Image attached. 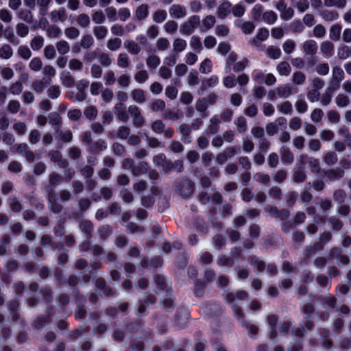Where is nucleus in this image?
<instances>
[{"instance_id": "1", "label": "nucleus", "mask_w": 351, "mask_h": 351, "mask_svg": "<svg viewBox=\"0 0 351 351\" xmlns=\"http://www.w3.org/2000/svg\"><path fill=\"white\" fill-rule=\"evenodd\" d=\"M195 184L190 180L184 179L176 183V191L182 198L190 197L194 192Z\"/></svg>"}, {"instance_id": "2", "label": "nucleus", "mask_w": 351, "mask_h": 351, "mask_svg": "<svg viewBox=\"0 0 351 351\" xmlns=\"http://www.w3.org/2000/svg\"><path fill=\"white\" fill-rule=\"evenodd\" d=\"M200 24V18L197 15L190 16L180 27V32L186 36L191 35Z\"/></svg>"}, {"instance_id": "3", "label": "nucleus", "mask_w": 351, "mask_h": 351, "mask_svg": "<svg viewBox=\"0 0 351 351\" xmlns=\"http://www.w3.org/2000/svg\"><path fill=\"white\" fill-rule=\"evenodd\" d=\"M128 112L132 118V123L135 128H140L145 124V119L137 106H130L128 107Z\"/></svg>"}, {"instance_id": "4", "label": "nucleus", "mask_w": 351, "mask_h": 351, "mask_svg": "<svg viewBox=\"0 0 351 351\" xmlns=\"http://www.w3.org/2000/svg\"><path fill=\"white\" fill-rule=\"evenodd\" d=\"M276 10L280 13V18L285 21H289L293 18L294 10L291 7H287L285 0H279L276 5Z\"/></svg>"}, {"instance_id": "5", "label": "nucleus", "mask_w": 351, "mask_h": 351, "mask_svg": "<svg viewBox=\"0 0 351 351\" xmlns=\"http://www.w3.org/2000/svg\"><path fill=\"white\" fill-rule=\"evenodd\" d=\"M62 180V178L61 176L57 173L53 172L49 175V184L46 186V192L47 193V195L55 194V188L58 184L61 183Z\"/></svg>"}, {"instance_id": "6", "label": "nucleus", "mask_w": 351, "mask_h": 351, "mask_svg": "<svg viewBox=\"0 0 351 351\" xmlns=\"http://www.w3.org/2000/svg\"><path fill=\"white\" fill-rule=\"evenodd\" d=\"M48 156L50 160L57 163L60 168H66L68 167L69 163L66 160L62 159V155L60 152L58 150H51L49 151Z\"/></svg>"}, {"instance_id": "7", "label": "nucleus", "mask_w": 351, "mask_h": 351, "mask_svg": "<svg viewBox=\"0 0 351 351\" xmlns=\"http://www.w3.org/2000/svg\"><path fill=\"white\" fill-rule=\"evenodd\" d=\"M247 293L244 291H238L236 293H228L225 296V300L230 304H237L235 301L247 299Z\"/></svg>"}, {"instance_id": "8", "label": "nucleus", "mask_w": 351, "mask_h": 351, "mask_svg": "<svg viewBox=\"0 0 351 351\" xmlns=\"http://www.w3.org/2000/svg\"><path fill=\"white\" fill-rule=\"evenodd\" d=\"M169 12L171 17L173 19H180L186 15V9L180 4L172 5Z\"/></svg>"}, {"instance_id": "9", "label": "nucleus", "mask_w": 351, "mask_h": 351, "mask_svg": "<svg viewBox=\"0 0 351 351\" xmlns=\"http://www.w3.org/2000/svg\"><path fill=\"white\" fill-rule=\"evenodd\" d=\"M114 112L117 117L121 121L125 122L129 119L128 114L125 111V106L121 102L115 104Z\"/></svg>"}, {"instance_id": "10", "label": "nucleus", "mask_w": 351, "mask_h": 351, "mask_svg": "<svg viewBox=\"0 0 351 351\" xmlns=\"http://www.w3.org/2000/svg\"><path fill=\"white\" fill-rule=\"evenodd\" d=\"M163 171L167 173H169L173 171L182 172L183 171L182 161L176 160L174 162H172L170 160H167L165 166L164 167Z\"/></svg>"}, {"instance_id": "11", "label": "nucleus", "mask_w": 351, "mask_h": 351, "mask_svg": "<svg viewBox=\"0 0 351 351\" xmlns=\"http://www.w3.org/2000/svg\"><path fill=\"white\" fill-rule=\"evenodd\" d=\"M277 95L281 98H287L292 94L297 93V89H293L288 84L281 85L276 88Z\"/></svg>"}, {"instance_id": "12", "label": "nucleus", "mask_w": 351, "mask_h": 351, "mask_svg": "<svg viewBox=\"0 0 351 351\" xmlns=\"http://www.w3.org/2000/svg\"><path fill=\"white\" fill-rule=\"evenodd\" d=\"M124 48L133 56L138 55L141 51V47L132 40H126L123 43Z\"/></svg>"}, {"instance_id": "13", "label": "nucleus", "mask_w": 351, "mask_h": 351, "mask_svg": "<svg viewBox=\"0 0 351 351\" xmlns=\"http://www.w3.org/2000/svg\"><path fill=\"white\" fill-rule=\"evenodd\" d=\"M235 25L239 27L243 33L245 34H250L254 29L255 25L251 21H243L242 20H237Z\"/></svg>"}, {"instance_id": "14", "label": "nucleus", "mask_w": 351, "mask_h": 351, "mask_svg": "<svg viewBox=\"0 0 351 351\" xmlns=\"http://www.w3.org/2000/svg\"><path fill=\"white\" fill-rule=\"evenodd\" d=\"M49 209L54 213L59 214L62 212L63 206L57 202L56 194L47 195Z\"/></svg>"}, {"instance_id": "15", "label": "nucleus", "mask_w": 351, "mask_h": 351, "mask_svg": "<svg viewBox=\"0 0 351 351\" xmlns=\"http://www.w3.org/2000/svg\"><path fill=\"white\" fill-rule=\"evenodd\" d=\"M232 3L229 1H223L221 3L217 11V14L220 19H225L231 12Z\"/></svg>"}, {"instance_id": "16", "label": "nucleus", "mask_w": 351, "mask_h": 351, "mask_svg": "<svg viewBox=\"0 0 351 351\" xmlns=\"http://www.w3.org/2000/svg\"><path fill=\"white\" fill-rule=\"evenodd\" d=\"M267 322L268 326L271 329L269 337L271 339L275 341L277 337V330L276 329V325L278 322L277 316H276L275 315H269L267 316Z\"/></svg>"}, {"instance_id": "17", "label": "nucleus", "mask_w": 351, "mask_h": 351, "mask_svg": "<svg viewBox=\"0 0 351 351\" xmlns=\"http://www.w3.org/2000/svg\"><path fill=\"white\" fill-rule=\"evenodd\" d=\"M149 170V165L145 161H141L132 168V173L134 176H139L142 174L147 173Z\"/></svg>"}, {"instance_id": "18", "label": "nucleus", "mask_w": 351, "mask_h": 351, "mask_svg": "<svg viewBox=\"0 0 351 351\" xmlns=\"http://www.w3.org/2000/svg\"><path fill=\"white\" fill-rule=\"evenodd\" d=\"M208 101L206 98L199 99L195 103V109L201 113V116L204 118L208 116Z\"/></svg>"}, {"instance_id": "19", "label": "nucleus", "mask_w": 351, "mask_h": 351, "mask_svg": "<svg viewBox=\"0 0 351 351\" xmlns=\"http://www.w3.org/2000/svg\"><path fill=\"white\" fill-rule=\"evenodd\" d=\"M79 227L81 232L86 235L87 239H89L93 230V223L88 220H82Z\"/></svg>"}, {"instance_id": "20", "label": "nucleus", "mask_w": 351, "mask_h": 351, "mask_svg": "<svg viewBox=\"0 0 351 351\" xmlns=\"http://www.w3.org/2000/svg\"><path fill=\"white\" fill-rule=\"evenodd\" d=\"M51 20L53 23L58 21H64L67 18L66 12L64 8H61L58 10H53L50 13Z\"/></svg>"}, {"instance_id": "21", "label": "nucleus", "mask_w": 351, "mask_h": 351, "mask_svg": "<svg viewBox=\"0 0 351 351\" xmlns=\"http://www.w3.org/2000/svg\"><path fill=\"white\" fill-rule=\"evenodd\" d=\"M280 154H281V160L282 162L290 165L293 162L294 156L290 149L285 147L282 146L280 148Z\"/></svg>"}, {"instance_id": "22", "label": "nucleus", "mask_w": 351, "mask_h": 351, "mask_svg": "<svg viewBox=\"0 0 351 351\" xmlns=\"http://www.w3.org/2000/svg\"><path fill=\"white\" fill-rule=\"evenodd\" d=\"M344 79V71L341 68L335 66L332 70V79L330 81V85H332L334 82H340Z\"/></svg>"}, {"instance_id": "23", "label": "nucleus", "mask_w": 351, "mask_h": 351, "mask_svg": "<svg viewBox=\"0 0 351 351\" xmlns=\"http://www.w3.org/2000/svg\"><path fill=\"white\" fill-rule=\"evenodd\" d=\"M302 49L306 54L313 56L317 53V45L315 40H308L303 43Z\"/></svg>"}, {"instance_id": "24", "label": "nucleus", "mask_w": 351, "mask_h": 351, "mask_svg": "<svg viewBox=\"0 0 351 351\" xmlns=\"http://www.w3.org/2000/svg\"><path fill=\"white\" fill-rule=\"evenodd\" d=\"M204 312L211 316H218L221 313L220 306L216 303H208L205 306Z\"/></svg>"}, {"instance_id": "25", "label": "nucleus", "mask_w": 351, "mask_h": 351, "mask_svg": "<svg viewBox=\"0 0 351 351\" xmlns=\"http://www.w3.org/2000/svg\"><path fill=\"white\" fill-rule=\"evenodd\" d=\"M323 160L328 166H333L338 161L337 154L335 151L327 152L323 157Z\"/></svg>"}, {"instance_id": "26", "label": "nucleus", "mask_w": 351, "mask_h": 351, "mask_svg": "<svg viewBox=\"0 0 351 351\" xmlns=\"http://www.w3.org/2000/svg\"><path fill=\"white\" fill-rule=\"evenodd\" d=\"M132 99L139 104H143L146 101L145 91L140 88L134 89L131 92Z\"/></svg>"}, {"instance_id": "27", "label": "nucleus", "mask_w": 351, "mask_h": 351, "mask_svg": "<svg viewBox=\"0 0 351 351\" xmlns=\"http://www.w3.org/2000/svg\"><path fill=\"white\" fill-rule=\"evenodd\" d=\"M148 14L149 6L147 4H141L136 10L135 15L138 20L142 21L145 19Z\"/></svg>"}, {"instance_id": "28", "label": "nucleus", "mask_w": 351, "mask_h": 351, "mask_svg": "<svg viewBox=\"0 0 351 351\" xmlns=\"http://www.w3.org/2000/svg\"><path fill=\"white\" fill-rule=\"evenodd\" d=\"M191 127L186 123L182 124L179 128V132L182 134V140L184 143H189Z\"/></svg>"}, {"instance_id": "29", "label": "nucleus", "mask_w": 351, "mask_h": 351, "mask_svg": "<svg viewBox=\"0 0 351 351\" xmlns=\"http://www.w3.org/2000/svg\"><path fill=\"white\" fill-rule=\"evenodd\" d=\"M217 264L221 267H232L234 263V258L222 254L217 259Z\"/></svg>"}, {"instance_id": "30", "label": "nucleus", "mask_w": 351, "mask_h": 351, "mask_svg": "<svg viewBox=\"0 0 351 351\" xmlns=\"http://www.w3.org/2000/svg\"><path fill=\"white\" fill-rule=\"evenodd\" d=\"M93 32L97 40H104L107 36L108 29L104 25H97L93 27Z\"/></svg>"}, {"instance_id": "31", "label": "nucleus", "mask_w": 351, "mask_h": 351, "mask_svg": "<svg viewBox=\"0 0 351 351\" xmlns=\"http://www.w3.org/2000/svg\"><path fill=\"white\" fill-rule=\"evenodd\" d=\"M341 26L339 24L332 25L329 30V37L332 40L337 41L340 39Z\"/></svg>"}, {"instance_id": "32", "label": "nucleus", "mask_w": 351, "mask_h": 351, "mask_svg": "<svg viewBox=\"0 0 351 351\" xmlns=\"http://www.w3.org/2000/svg\"><path fill=\"white\" fill-rule=\"evenodd\" d=\"M96 287L103 291V293L107 296L113 295L114 291H113L110 287H106V282L102 278H98L95 281Z\"/></svg>"}, {"instance_id": "33", "label": "nucleus", "mask_w": 351, "mask_h": 351, "mask_svg": "<svg viewBox=\"0 0 351 351\" xmlns=\"http://www.w3.org/2000/svg\"><path fill=\"white\" fill-rule=\"evenodd\" d=\"M278 16L275 12L273 10L266 11L263 12L262 16V20L264 22L269 25H272L276 23L277 21Z\"/></svg>"}, {"instance_id": "34", "label": "nucleus", "mask_w": 351, "mask_h": 351, "mask_svg": "<svg viewBox=\"0 0 351 351\" xmlns=\"http://www.w3.org/2000/svg\"><path fill=\"white\" fill-rule=\"evenodd\" d=\"M325 175L330 180L339 179L343 177L344 171L339 169H331L325 172Z\"/></svg>"}, {"instance_id": "35", "label": "nucleus", "mask_w": 351, "mask_h": 351, "mask_svg": "<svg viewBox=\"0 0 351 351\" xmlns=\"http://www.w3.org/2000/svg\"><path fill=\"white\" fill-rule=\"evenodd\" d=\"M155 283L160 293H165L169 291L167 283L162 276H156L155 278Z\"/></svg>"}, {"instance_id": "36", "label": "nucleus", "mask_w": 351, "mask_h": 351, "mask_svg": "<svg viewBox=\"0 0 351 351\" xmlns=\"http://www.w3.org/2000/svg\"><path fill=\"white\" fill-rule=\"evenodd\" d=\"M210 125L208 127V132L211 134H216L219 131L220 120L217 115H215L210 119Z\"/></svg>"}, {"instance_id": "37", "label": "nucleus", "mask_w": 351, "mask_h": 351, "mask_svg": "<svg viewBox=\"0 0 351 351\" xmlns=\"http://www.w3.org/2000/svg\"><path fill=\"white\" fill-rule=\"evenodd\" d=\"M186 46V40L180 38H176L173 43V51L177 54L185 50Z\"/></svg>"}, {"instance_id": "38", "label": "nucleus", "mask_w": 351, "mask_h": 351, "mask_svg": "<svg viewBox=\"0 0 351 351\" xmlns=\"http://www.w3.org/2000/svg\"><path fill=\"white\" fill-rule=\"evenodd\" d=\"M167 17V12L165 10H157L152 14L153 21L157 23L164 22Z\"/></svg>"}, {"instance_id": "39", "label": "nucleus", "mask_w": 351, "mask_h": 351, "mask_svg": "<svg viewBox=\"0 0 351 351\" xmlns=\"http://www.w3.org/2000/svg\"><path fill=\"white\" fill-rule=\"evenodd\" d=\"M56 47L58 53L62 56L68 53L70 51V45L69 43L64 40L57 42Z\"/></svg>"}, {"instance_id": "40", "label": "nucleus", "mask_w": 351, "mask_h": 351, "mask_svg": "<svg viewBox=\"0 0 351 351\" xmlns=\"http://www.w3.org/2000/svg\"><path fill=\"white\" fill-rule=\"evenodd\" d=\"M245 6L242 3H239L232 6L231 11L235 17H241L245 14Z\"/></svg>"}, {"instance_id": "41", "label": "nucleus", "mask_w": 351, "mask_h": 351, "mask_svg": "<svg viewBox=\"0 0 351 351\" xmlns=\"http://www.w3.org/2000/svg\"><path fill=\"white\" fill-rule=\"evenodd\" d=\"M76 22L80 27L85 28L89 26L90 19L88 14L82 13L77 16Z\"/></svg>"}, {"instance_id": "42", "label": "nucleus", "mask_w": 351, "mask_h": 351, "mask_svg": "<svg viewBox=\"0 0 351 351\" xmlns=\"http://www.w3.org/2000/svg\"><path fill=\"white\" fill-rule=\"evenodd\" d=\"M17 16L21 20L25 21L27 23H31L33 21V14L29 10H21L18 12Z\"/></svg>"}, {"instance_id": "43", "label": "nucleus", "mask_w": 351, "mask_h": 351, "mask_svg": "<svg viewBox=\"0 0 351 351\" xmlns=\"http://www.w3.org/2000/svg\"><path fill=\"white\" fill-rule=\"evenodd\" d=\"M160 63V58L154 54L149 55L146 59V64L151 69H156Z\"/></svg>"}, {"instance_id": "44", "label": "nucleus", "mask_w": 351, "mask_h": 351, "mask_svg": "<svg viewBox=\"0 0 351 351\" xmlns=\"http://www.w3.org/2000/svg\"><path fill=\"white\" fill-rule=\"evenodd\" d=\"M277 108L281 113L285 114H291L293 112L292 104L288 101L278 104Z\"/></svg>"}, {"instance_id": "45", "label": "nucleus", "mask_w": 351, "mask_h": 351, "mask_svg": "<svg viewBox=\"0 0 351 351\" xmlns=\"http://www.w3.org/2000/svg\"><path fill=\"white\" fill-rule=\"evenodd\" d=\"M277 71L280 75L287 76L291 73V66L287 62L282 61L280 62L277 66Z\"/></svg>"}, {"instance_id": "46", "label": "nucleus", "mask_w": 351, "mask_h": 351, "mask_svg": "<svg viewBox=\"0 0 351 351\" xmlns=\"http://www.w3.org/2000/svg\"><path fill=\"white\" fill-rule=\"evenodd\" d=\"M117 65L120 68H128L130 65L129 56L126 53H121L117 57Z\"/></svg>"}, {"instance_id": "47", "label": "nucleus", "mask_w": 351, "mask_h": 351, "mask_svg": "<svg viewBox=\"0 0 351 351\" xmlns=\"http://www.w3.org/2000/svg\"><path fill=\"white\" fill-rule=\"evenodd\" d=\"M251 12L253 19L255 21H260L262 19L263 14V6L260 3H257L254 5Z\"/></svg>"}, {"instance_id": "48", "label": "nucleus", "mask_w": 351, "mask_h": 351, "mask_svg": "<svg viewBox=\"0 0 351 351\" xmlns=\"http://www.w3.org/2000/svg\"><path fill=\"white\" fill-rule=\"evenodd\" d=\"M94 44V39L90 34L84 35L80 40V46L84 49H88L90 48Z\"/></svg>"}, {"instance_id": "49", "label": "nucleus", "mask_w": 351, "mask_h": 351, "mask_svg": "<svg viewBox=\"0 0 351 351\" xmlns=\"http://www.w3.org/2000/svg\"><path fill=\"white\" fill-rule=\"evenodd\" d=\"M335 102L338 107L342 108L349 105L350 99L348 96L343 93H339L335 97Z\"/></svg>"}, {"instance_id": "50", "label": "nucleus", "mask_w": 351, "mask_h": 351, "mask_svg": "<svg viewBox=\"0 0 351 351\" xmlns=\"http://www.w3.org/2000/svg\"><path fill=\"white\" fill-rule=\"evenodd\" d=\"M107 148V145H106V143L105 142V141L102 140V139H99L97 140L96 142H95L90 149H91V151L93 152V153H99L100 152H102L105 149H106Z\"/></svg>"}, {"instance_id": "51", "label": "nucleus", "mask_w": 351, "mask_h": 351, "mask_svg": "<svg viewBox=\"0 0 351 351\" xmlns=\"http://www.w3.org/2000/svg\"><path fill=\"white\" fill-rule=\"evenodd\" d=\"M112 228L108 225H104L99 228L98 234L102 240L106 239L112 233Z\"/></svg>"}, {"instance_id": "52", "label": "nucleus", "mask_w": 351, "mask_h": 351, "mask_svg": "<svg viewBox=\"0 0 351 351\" xmlns=\"http://www.w3.org/2000/svg\"><path fill=\"white\" fill-rule=\"evenodd\" d=\"M44 45V38L41 36H35L30 43L32 49L34 51L40 50Z\"/></svg>"}, {"instance_id": "53", "label": "nucleus", "mask_w": 351, "mask_h": 351, "mask_svg": "<svg viewBox=\"0 0 351 351\" xmlns=\"http://www.w3.org/2000/svg\"><path fill=\"white\" fill-rule=\"evenodd\" d=\"M47 35L49 38H58L62 35V31L60 27L56 25H51L49 26L47 30Z\"/></svg>"}, {"instance_id": "54", "label": "nucleus", "mask_w": 351, "mask_h": 351, "mask_svg": "<svg viewBox=\"0 0 351 351\" xmlns=\"http://www.w3.org/2000/svg\"><path fill=\"white\" fill-rule=\"evenodd\" d=\"M121 40L119 38H110L107 42V48L110 51H117L121 46Z\"/></svg>"}, {"instance_id": "55", "label": "nucleus", "mask_w": 351, "mask_h": 351, "mask_svg": "<svg viewBox=\"0 0 351 351\" xmlns=\"http://www.w3.org/2000/svg\"><path fill=\"white\" fill-rule=\"evenodd\" d=\"M62 84L68 88H71L75 84V79L69 72L62 73L61 76Z\"/></svg>"}, {"instance_id": "56", "label": "nucleus", "mask_w": 351, "mask_h": 351, "mask_svg": "<svg viewBox=\"0 0 351 351\" xmlns=\"http://www.w3.org/2000/svg\"><path fill=\"white\" fill-rule=\"evenodd\" d=\"M98 58L101 64L104 67L110 66L112 62L110 55L104 52L98 54Z\"/></svg>"}, {"instance_id": "57", "label": "nucleus", "mask_w": 351, "mask_h": 351, "mask_svg": "<svg viewBox=\"0 0 351 351\" xmlns=\"http://www.w3.org/2000/svg\"><path fill=\"white\" fill-rule=\"evenodd\" d=\"M306 80V75L302 71L294 72L292 76V82L295 85H302Z\"/></svg>"}, {"instance_id": "58", "label": "nucleus", "mask_w": 351, "mask_h": 351, "mask_svg": "<svg viewBox=\"0 0 351 351\" xmlns=\"http://www.w3.org/2000/svg\"><path fill=\"white\" fill-rule=\"evenodd\" d=\"M167 158L165 154H159L153 158L154 165L158 167H162V170L167 163Z\"/></svg>"}, {"instance_id": "59", "label": "nucleus", "mask_w": 351, "mask_h": 351, "mask_svg": "<svg viewBox=\"0 0 351 351\" xmlns=\"http://www.w3.org/2000/svg\"><path fill=\"white\" fill-rule=\"evenodd\" d=\"M321 51L326 56H331L334 52V45L330 41H324L321 45Z\"/></svg>"}, {"instance_id": "60", "label": "nucleus", "mask_w": 351, "mask_h": 351, "mask_svg": "<svg viewBox=\"0 0 351 351\" xmlns=\"http://www.w3.org/2000/svg\"><path fill=\"white\" fill-rule=\"evenodd\" d=\"M13 51L9 45L5 44L0 48V58L9 59L12 57Z\"/></svg>"}, {"instance_id": "61", "label": "nucleus", "mask_w": 351, "mask_h": 351, "mask_svg": "<svg viewBox=\"0 0 351 351\" xmlns=\"http://www.w3.org/2000/svg\"><path fill=\"white\" fill-rule=\"evenodd\" d=\"M178 23L173 20L167 21L164 25V29L168 34H175L178 29Z\"/></svg>"}, {"instance_id": "62", "label": "nucleus", "mask_w": 351, "mask_h": 351, "mask_svg": "<svg viewBox=\"0 0 351 351\" xmlns=\"http://www.w3.org/2000/svg\"><path fill=\"white\" fill-rule=\"evenodd\" d=\"M189 318V314L186 310L180 309L176 317V322L178 325H184L186 323Z\"/></svg>"}, {"instance_id": "63", "label": "nucleus", "mask_w": 351, "mask_h": 351, "mask_svg": "<svg viewBox=\"0 0 351 351\" xmlns=\"http://www.w3.org/2000/svg\"><path fill=\"white\" fill-rule=\"evenodd\" d=\"M322 18L326 21H333L339 18V14L335 10H325L322 12Z\"/></svg>"}, {"instance_id": "64", "label": "nucleus", "mask_w": 351, "mask_h": 351, "mask_svg": "<svg viewBox=\"0 0 351 351\" xmlns=\"http://www.w3.org/2000/svg\"><path fill=\"white\" fill-rule=\"evenodd\" d=\"M84 114L88 119L92 121L97 117V110L95 106H89L86 108V109L84 111Z\"/></svg>"}]
</instances>
